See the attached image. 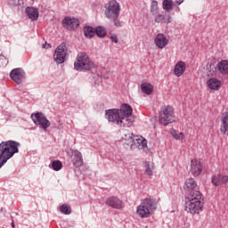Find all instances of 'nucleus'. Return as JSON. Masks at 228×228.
Returning a JSON list of instances; mask_svg holds the SVG:
<instances>
[{
	"mask_svg": "<svg viewBox=\"0 0 228 228\" xmlns=\"http://www.w3.org/2000/svg\"><path fill=\"white\" fill-rule=\"evenodd\" d=\"M141 90L142 94H145L146 95H151L152 92H154V86L147 82H144L141 85Z\"/></svg>",
	"mask_w": 228,
	"mask_h": 228,
	"instance_id": "28",
	"label": "nucleus"
},
{
	"mask_svg": "<svg viewBox=\"0 0 228 228\" xmlns=\"http://www.w3.org/2000/svg\"><path fill=\"white\" fill-rule=\"evenodd\" d=\"M9 6H22L24 0H7Z\"/></svg>",
	"mask_w": 228,
	"mask_h": 228,
	"instance_id": "35",
	"label": "nucleus"
},
{
	"mask_svg": "<svg viewBox=\"0 0 228 228\" xmlns=\"http://www.w3.org/2000/svg\"><path fill=\"white\" fill-rule=\"evenodd\" d=\"M94 62L90 60V57L86 53H80L77 56V60L74 62L75 70H90L93 69Z\"/></svg>",
	"mask_w": 228,
	"mask_h": 228,
	"instance_id": "5",
	"label": "nucleus"
},
{
	"mask_svg": "<svg viewBox=\"0 0 228 228\" xmlns=\"http://www.w3.org/2000/svg\"><path fill=\"white\" fill-rule=\"evenodd\" d=\"M10 77L16 85H22L26 79V72L22 68H16L10 72Z\"/></svg>",
	"mask_w": 228,
	"mask_h": 228,
	"instance_id": "11",
	"label": "nucleus"
},
{
	"mask_svg": "<svg viewBox=\"0 0 228 228\" xmlns=\"http://www.w3.org/2000/svg\"><path fill=\"white\" fill-rule=\"evenodd\" d=\"M176 4H183V3L184 2V0H175Z\"/></svg>",
	"mask_w": 228,
	"mask_h": 228,
	"instance_id": "40",
	"label": "nucleus"
},
{
	"mask_svg": "<svg viewBox=\"0 0 228 228\" xmlns=\"http://www.w3.org/2000/svg\"><path fill=\"white\" fill-rule=\"evenodd\" d=\"M19 147L20 142L12 140L0 143V168L6 165L8 159L19 153Z\"/></svg>",
	"mask_w": 228,
	"mask_h": 228,
	"instance_id": "1",
	"label": "nucleus"
},
{
	"mask_svg": "<svg viewBox=\"0 0 228 228\" xmlns=\"http://www.w3.org/2000/svg\"><path fill=\"white\" fill-rule=\"evenodd\" d=\"M60 211L61 213H62V215H70V213H72V208H70V206L63 204L61 206Z\"/></svg>",
	"mask_w": 228,
	"mask_h": 228,
	"instance_id": "33",
	"label": "nucleus"
},
{
	"mask_svg": "<svg viewBox=\"0 0 228 228\" xmlns=\"http://www.w3.org/2000/svg\"><path fill=\"white\" fill-rule=\"evenodd\" d=\"M105 204L114 209H122V208H124V201L116 196L109 197L105 200Z\"/></svg>",
	"mask_w": 228,
	"mask_h": 228,
	"instance_id": "13",
	"label": "nucleus"
},
{
	"mask_svg": "<svg viewBox=\"0 0 228 228\" xmlns=\"http://www.w3.org/2000/svg\"><path fill=\"white\" fill-rule=\"evenodd\" d=\"M46 45H47V43L43 44V45H42L43 49H45V48H46V47H45Z\"/></svg>",
	"mask_w": 228,
	"mask_h": 228,
	"instance_id": "42",
	"label": "nucleus"
},
{
	"mask_svg": "<svg viewBox=\"0 0 228 228\" xmlns=\"http://www.w3.org/2000/svg\"><path fill=\"white\" fill-rule=\"evenodd\" d=\"M52 168L55 172H58V171H60L61 168H63V164L60 160H53L52 162Z\"/></svg>",
	"mask_w": 228,
	"mask_h": 228,
	"instance_id": "34",
	"label": "nucleus"
},
{
	"mask_svg": "<svg viewBox=\"0 0 228 228\" xmlns=\"http://www.w3.org/2000/svg\"><path fill=\"white\" fill-rule=\"evenodd\" d=\"M28 19L31 20H38V9L35 7H27L25 10Z\"/></svg>",
	"mask_w": 228,
	"mask_h": 228,
	"instance_id": "26",
	"label": "nucleus"
},
{
	"mask_svg": "<svg viewBox=\"0 0 228 228\" xmlns=\"http://www.w3.org/2000/svg\"><path fill=\"white\" fill-rule=\"evenodd\" d=\"M207 85L210 90H219L222 86V82L218 78L212 77L208 80Z\"/></svg>",
	"mask_w": 228,
	"mask_h": 228,
	"instance_id": "25",
	"label": "nucleus"
},
{
	"mask_svg": "<svg viewBox=\"0 0 228 228\" xmlns=\"http://www.w3.org/2000/svg\"><path fill=\"white\" fill-rule=\"evenodd\" d=\"M204 208V200L186 201L185 211L191 215H199Z\"/></svg>",
	"mask_w": 228,
	"mask_h": 228,
	"instance_id": "9",
	"label": "nucleus"
},
{
	"mask_svg": "<svg viewBox=\"0 0 228 228\" xmlns=\"http://www.w3.org/2000/svg\"><path fill=\"white\" fill-rule=\"evenodd\" d=\"M73 154V164L75 167H83V155L79 151L75 150L72 151Z\"/></svg>",
	"mask_w": 228,
	"mask_h": 228,
	"instance_id": "23",
	"label": "nucleus"
},
{
	"mask_svg": "<svg viewBox=\"0 0 228 228\" xmlns=\"http://www.w3.org/2000/svg\"><path fill=\"white\" fill-rule=\"evenodd\" d=\"M154 42L155 45H157L159 49H165V47L168 45V39L163 34H158L155 37Z\"/></svg>",
	"mask_w": 228,
	"mask_h": 228,
	"instance_id": "16",
	"label": "nucleus"
},
{
	"mask_svg": "<svg viewBox=\"0 0 228 228\" xmlns=\"http://www.w3.org/2000/svg\"><path fill=\"white\" fill-rule=\"evenodd\" d=\"M105 16L114 22L116 28H121L122 22L118 20L120 15V4L117 0H110L104 5Z\"/></svg>",
	"mask_w": 228,
	"mask_h": 228,
	"instance_id": "3",
	"label": "nucleus"
},
{
	"mask_svg": "<svg viewBox=\"0 0 228 228\" xmlns=\"http://www.w3.org/2000/svg\"><path fill=\"white\" fill-rule=\"evenodd\" d=\"M151 13L153 15L154 19L159 15V7L158 6V1L153 0L151 4Z\"/></svg>",
	"mask_w": 228,
	"mask_h": 228,
	"instance_id": "29",
	"label": "nucleus"
},
{
	"mask_svg": "<svg viewBox=\"0 0 228 228\" xmlns=\"http://www.w3.org/2000/svg\"><path fill=\"white\" fill-rule=\"evenodd\" d=\"M187 202H199V200H204L202 198V193L199 190L187 192Z\"/></svg>",
	"mask_w": 228,
	"mask_h": 228,
	"instance_id": "17",
	"label": "nucleus"
},
{
	"mask_svg": "<svg viewBox=\"0 0 228 228\" xmlns=\"http://www.w3.org/2000/svg\"><path fill=\"white\" fill-rule=\"evenodd\" d=\"M221 133L228 136V111L224 113L221 118Z\"/></svg>",
	"mask_w": 228,
	"mask_h": 228,
	"instance_id": "22",
	"label": "nucleus"
},
{
	"mask_svg": "<svg viewBox=\"0 0 228 228\" xmlns=\"http://www.w3.org/2000/svg\"><path fill=\"white\" fill-rule=\"evenodd\" d=\"M31 118L36 124V126H40L44 131H46L48 127H51V121L45 118V115L42 112H37L36 114H31Z\"/></svg>",
	"mask_w": 228,
	"mask_h": 228,
	"instance_id": "7",
	"label": "nucleus"
},
{
	"mask_svg": "<svg viewBox=\"0 0 228 228\" xmlns=\"http://www.w3.org/2000/svg\"><path fill=\"white\" fill-rule=\"evenodd\" d=\"M155 22L160 24H170L172 22V16L170 14L165 13L161 14V12L154 18Z\"/></svg>",
	"mask_w": 228,
	"mask_h": 228,
	"instance_id": "21",
	"label": "nucleus"
},
{
	"mask_svg": "<svg viewBox=\"0 0 228 228\" xmlns=\"http://www.w3.org/2000/svg\"><path fill=\"white\" fill-rule=\"evenodd\" d=\"M158 204L156 203V200L151 198H146L142 200L140 206L137 207L136 213L140 218H149L151 216V213L157 209Z\"/></svg>",
	"mask_w": 228,
	"mask_h": 228,
	"instance_id": "4",
	"label": "nucleus"
},
{
	"mask_svg": "<svg viewBox=\"0 0 228 228\" xmlns=\"http://www.w3.org/2000/svg\"><path fill=\"white\" fill-rule=\"evenodd\" d=\"M186 70V63L184 61H180L175 65L174 74L176 77H181L184 74Z\"/></svg>",
	"mask_w": 228,
	"mask_h": 228,
	"instance_id": "19",
	"label": "nucleus"
},
{
	"mask_svg": "<svg viewBox=\"0 0 228 228\" xmlns=\"http://www.w3.org/2000/svg\"><path fill=\"white\" fill-rule=\"evenodd\" d=\"M135 142L138 143L139 149H145V147H147V140L143 138H136Z\"/></svg>",
	"mask_w": 228,
	"mask_h": 228,
	"instance_id": "36",
	"label": "nucleus"
},
{
	"mask_svg": "<svg viewBox=\"0 0 228 228\" xmlns=\"http://www.w3.org/2000/svg\"><path fill=\"white\" fill-rule=\"evenodd\" d=\"M171 134L175 140H183V138H184V134L182 132L179 133L175 130H173L171 132Z\"/></svg>",
	"mask_w": 228,
	"mask_h": 228,
	"instance_id": "37",
	"label": "nucleus"
},
{
	"mask_svg": "<svg viewBox=\"0 0 228 228\" xmlns=\"http://www.w3.org/2000/svg\"><path fill=\"white\" fill-rule=\"evenodd\" d=\"M136 138H138V136H134L133 133L127 132L126 134H125V137H124V140L126 141L125 143H126L128 147L132 148L133 145L136 144Z\"/></svg>",
	"mask_w": 228,
	"mask_h": 228,
	"instance_id": "24",
	"label": "nucleus"
},
{
	"mask_svg": "<svg viewBox=\"0 0 228 228\" xmlns=\"http://www.w3.org/2000/svg\"><path fill=\"white\" fill-rule=\"evenodd\" d=\"M11 226H12V228H15V222H14L13 220H12Z\"/></svg>",
	"mask_w": 228,
	"mask_h": 228,
	"instance_id": "41",
	"label": "nucleus"
},
{
	"mask_svg": "<svg viewBox=\"0 0 228 228\" xmlns=\"http://www.w3.org/2000/svg\"><path fill=\"white\" fill-rule=\"evenodd\" d=\"M212 184L214 186H222L228 183V175L217 174L212 176Z\"/></svg>",
	"mask_w": 228,
	"mask_h": 228,
	"instance_id": "14",
	"label": "nucleus"
},
{
	"mask_svg": "<svg viewBox=\"0 0 228 228\" xmlns=\"http://www.w3.org/2000/svg\"><path fill=\"white\" fill-rule=\"evenodd\" d=\"M65 58H67V45L61 43L56 49L53 54V60L56 63H65Z\"/></svg>",
	"mask_w": 228,
	"mask_h": 228,
	"instance_id": "10",
	"label": "nucleus"
},
{
	"mask_svg": "<svg viewBox=\"0 0 228 228\" xmlns=\"http://www.w3.org/2000/svg\"><path fill=\"white\" fill-rule=\"evenodd\" d=\"M219 72L224 76L228 75V61L223 60L217 63Z\"/></svg>",
	"mask_w": 228,
	"mask_h": 228,
	"instance_id": "27",
	"label": "nucleus"
},
{
	"mask_svg": "<svg viewBox=\"0 0 228 228\" xmlns=\"http://www.w3.org/2000/svg\"><path fill=\"white\" fill-rule=\"evenodd\" d=\"M111 42H114V44H118V38L117 37V35L110 36Z\"/></svg>",
	"mask_w": 228,
	"mask_h": 228,
	"instance_id": "39",
	"label": "nucleus"
},
{
	"mask_svg": "<svg viewBox=\"0 0 228 228\" xmlns=\"http://www.w3.org/2000/svg\"><path fill=\"white\" fill-rule=\"evenodd\" d=\"M106 118L109 122L119 126V127H131L134 118L133 116H118V109H110L105 111Z\"/></svg>",
	"mask_w": 228,
	"mask_h": 228,
	"instance_id": "2",
	"label": "nucleus"
},
{
	"mask_svg": "<svg viewBox=\"0 0 228 228\" xmlns=\"http://www.w3.org/2000/svg\"><path fill=\"white\" fill-rule=\"evenodd\" d=\"M84 36L86 38H94L95 37V29L94 28L87 26L84 28Z\"/></svg>",
	"mask_w": 228,
	"mask_h": 228,
	"instance_id": "30",
	"label": "nucleus"
},
{
	"mask_svg": "<svg viewBox=\"0 0 228 228\" xmlns=\"http://www.w3.org/2000/svg\"><path fill=\"white\" fill-rule=\"evenodd\" d=\"M48 47H51V45H50V44H48Z\"/></svg>",
	"mask_w": 228,
	"mask_h": 228,
	"instance_id": "43",
	"label": "nucleus"
},
{
	"mask_svg": "<svg viewBox=\"0 0 228 228\" xmlns=\"http://www.w3.org/2000/svg\"><path fill=\"white\" fill-rule=\"evenodd\" d=\"M183 190L185 193H190L191 191H195L198 190L197 188V182L193 178H189L185 181L183 185Z\"/></svg>",
	"mask_w": 228,
	"mask_h": 228,
	"instance_id": "18",
	"label": "nucleus"
},
{
	"mask_svg": "<svg viewBox=\"0 0 228 228\" xmlns=\"http://www.w3.org/2000/svg\"><path fill=\"white\" fill-rule=\"evenodd\" d=\"M106 28L104 27H96L94 29V35H97L100 38L106 37Z\"/></svg>",
	"mask_w": 228,
	"mask_h": 228,
	"instance_id": "32",
	"label": "nucleus"
},
{
	"mask_svg": "<svg viewBox=\"0 0 228 228\" xmlns=\"http://www.w3.org/2000/svg\"><path fill=\"white\" fill-rule=\"evenodd\" d=\"M127 116H133V107L127 103H125L122 104L120 110H118V117Z\"/></svg>",
	"mask_w": 228,
	"mask_h": 228,
	"instance_id": "20",
	"label": "nucleus"
},
{
	"mask_svg": "<svg viewBox=\"0 0 228 228\" xmlns=\"http://www.w3.org/2000/svg\"><path fill=\"white\" fill-rule=\"evenodd\" d=\"M191 175H194V177H197L202 174V165L200 162L197 159L191 161V170H190Z\"/></svg>",
	"mask_w": 228,
	"mask_h": 228,
	"instance_id": "15",
	"label": "nucleus"
},
{
	"mask_svg": "<svg viewBox=\"0 0 228 228\" xmlns=\"http://www.w3.org/2000/svg\"><path fill=\"white\" fill-rule=\"evenodd\" d=\"M159 121L162 126H168V124H172L175 122V116H174V107L167 105L164 106L159 116Z\"/></svg>",
	"mask_w": 228,
	"mask_h": 228,
	"instance_id": "6",
	"label": "nucleus"
},
{
	"mask_svg": "<svg viewBox=\"0 0 228 228\" xmlns=\"http://www.w3.org/2000/svg\"><path fill=\"white\" fill-rule=\"evenodd\" d=\"M63 28L69 31H74L79 28V20L76 18L66 17L62 20Z\"/></svg>",
	"mask_w": 228,
	"mask_h": 228,
	"instance_id": "12",
	"label": "nucleus"
},
{
	"mask_svg": "<svg viewBox=\"0 0 228 228\" xmlns=\"http://www.w3.org/2000/svg\"><path fill=\"white\" fill-rule=\"evenodd\" d=\"M144 167L146 168L145 174H147V175H152V169L151 168V164H149V162L145 161Z\"/></svg>",
	"mask_w": 228,
	"mask_h": 228,
	"instance_id": "38",
	"label": "nucleus"
},
{
	"mask_svg": "<svg viewBox=\"0 0 228 228\" xmlns=\"http://www.w3.org/2000/svg\"><path fill=\"white\" fill-rule=\"evenodd\" d=\"M31 118L36 124V126H40L44 131H46L48 127H51V121L45 118V115L42 112H37L36 114H31Z\"/></svg>",
	"mask_w": 228,
	"mask_h": 228,
	"instance_id": "8",
	"label": "nucleus"
},
{
	"mask_svg": "<svg viewBox=\"0 0 228 228\" xmlns=\"http://www.w3.org/2000/svg\"><path fill=\"white\" fill-rule=\"evenodd\" d=\"M162 7H163V10H165L166 12H172V10H174V1L163 0Z\"/></svg>",
	"mask_w": 228,
	"mask_h": 228,
	"instance_id": "31",
	"label": "nucleus"
}]
</instances>
